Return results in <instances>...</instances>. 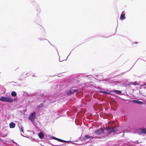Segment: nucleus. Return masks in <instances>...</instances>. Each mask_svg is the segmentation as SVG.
Instances as JSON below:
<instances>
[{"mask_svg":"<svg viewBox=\"0 0 146 146\" xmlns=\"http://www.w3.org/2000/svg\"><path fill=\"white\" fill-rule=\"evenodd\" d=\"M133 102L139 104H143V102L141 101H136L135 100H133Z\"/></svg>","mask_w":146,"mask_h":146,"instance_id":"nucleus-10","label":"nucleus"},{"mask_svg":"<svg viewBox=\"0 0 146 146\" xmlns=\"http://www.w3.org/2000/svg\"><path fill=\"white\" fill-rule=\"evenodd\" d=\"M64 142H67V143H69L70 142V141H65V140H64Z\"/></svg>","mask_w":146,"mask_h":146,"instance_id":"nucleus-19","label":"nucleus"},{"mask_svg":"<svg viewBox=\"0 0 146 146\" xmlns=\"http://www.w3.org/2000/svg\"><path fill=\"white\" fill-rule=\"evenodd\" d=\"M38 135L39 138L40 139H43L44 137V135L42 132L38 133Z\"/></svg>","mask_w":146,"mask_h":146,"instance_id":"nucleus-7","label":"nucleus"},{"mask_svg":"<svg viewBox=\"0 0 146 146\" xmlns=\"http://www.w3.org/2000/svg\"><path fill=\"white\" fill-rule=\"evenodd\" d=\"M114 92L117 94H120L121 93V91L115 90H114Z\"/></svg>","mask_w":146,"mask_h":146,"instance_id":"nucleus-13","label":"nucleus"},{"mask_svg":"<svg viewBox=\"0 0 146 146\" xmlns=\"http://www.w3.org/2000/svg\"><path fill=\"white\" fill-rule=\"evenodd\" d=\"M104 131L103 129L102 128H100L96 130L95 131L94 133L96 134L99 135L103 133Z\"/></svg>","mask_w":146,"mask_h":146,"instance_id":"nucleus-3","label":"nucleus"},{"mask_svg":"<svg viewBox=\"0 0 146 146\" xmlns=\"http://www.w3.org/2000/svg\"><path fill=\"white\" fill-rule=\"evenodd\" d=\"M133 83H131L129 84L130 85H132L133 84Z\"/></svg>","mask_w":146,"mask_h":146,"instance_id":"nucleus-21","label":"nucleus"},{"mask_svg":"<svg viewBox=\"0 0 146 146\" xmlns=\"http://www.w3.org/2000/svg\"><path fill=\"white\" fill-rule=\"evenodd\" d=\"M23 128V127L22 126L21 127V131L23 133L24 132Z\"/></svg>","mask_w":146,"mask_h":146,"instance_id":"nucleus-16","label":"nucleus"},{"mask_svg":"<svg viewBox=\"0 0 146 146\" xmlns=\"http://www.w3.org/2000/svg\"><path fill=\"white\" fill-rule=\"evenodd\" d=\"M17 100V99H15L14 100Z\"/></svg>","mask_w":146,"mask_h":146,"instance_id":"nucleus-22","label":"nucleus"},{"mask_svg":"<svg viewBox=\"0 0 146 146\" xmlns=\"http://www.w3.org/2000/svg\"><path fill=\"white\" fill-rule=\"evenodd\" d=\"M133 85H139L136 82H134V83H133Z\"/></svg>","mask_w":146,"mask_h":146,"instance_id":"nucleus-15","label":"nucleus"},{"mask_svg":"<svg viewBox=\"0 0 146 146\" xmlns=\"http://www.w3.org/2000/svg\"><path fill=\"white\" fill-rule=\"evenodd\" d=\"M54 138L56 140H57L58 141H59L60 142L61 139H58V138H55V137H54Z\"/></svg>","mask_w":146,"mask_h":146,"instance_id":"nucleus-18","label":"nucleus"},{"mask_svg":"<svg viewBox=\"0 0 146 146\" xmlns=\"http://www.w3.org/2000/svg\"><path fill=\"white\" fill-rule=\"evenodd\" d=\"M117 130V128L116 126H112L111 127H108L107 129L108 131L110 133L114 132Z\"/></svg>","mask_w":146,"mask_h":146,"instance_id":"nucleus-2","label":"nucleus"},{"mask_svg":"<svg viewBox=\"0 0 146 146\" xmlns=\"http://www.w3.org/2000/svg\"><path fill=\"white\" fill-rule=\"evenodd\" d=\"M78 91V90L76 89L70 90L67 92V94L68 95L70 96L73 93L77 92Z\"/></svg>","mask_w":146,"mask_h":146,"instance_id":"nucleus-5","label":"nucleus"},{"mask_svg":"<svg viewBox=\"0 0 146 146\" xmlns=\"http://www.w3.org/2000/svg\"><path fill=\"white\" fill-rule=\"evenodd\" d=\"M0 101L11 103L13 102V100L11 97L1 96L0 98Z\"/></svg>","mask_w":146,"mask_h":146,"instance_id":"nucleus-1","label":"nucleus"},{"mask_svg":"<svg viewBox=\"0 0 146 146\" xmlns=\"http://www.w3.org/2000/svg\"><path fill=\"white\" fill-rule=\"evenodd\" d=\"M64 140H62L61 139L60 142H64Z\"/></svg>","mask_w":146,"mask_h":146,"instance_id":"nucleus-20","label":"nucleus"},{"mask_svg":"<svg viewBox=\"0 0 146 146\" xmlns=\"http://www.w3.org/2000/svg\"><path fill=\"white\" fill-rule=\"evenodd\" d=\"M100 92H101L103 93H104V94H108V92H107L106 91H100Z\"/></svg>","mask_w":146,"mask_h":146,"instance_id":"nucleus-17","label":"nucleus"},{"mask_svg":"<svg viewBox=\"0 0 146 146\" xmlns=\"http://www.w3.org/2000/svg\"><path fill=\"white\" fill-rule=\"evenodd\" d=\"M123 11L120 17V18L121 20H123L125 19V14L123 13Z\"/></svg>","mask_w":146,"mask_h":146,"instance_id":"nucleus-8","label":"nucleus"},{"mask_svg":"<svg viewBox=\"0 0 146 146\" xmlns=\"http://www.w3.org/2000/svg\"><path fill=\"white\" fill-rule=\"evenodd\" d=\"M94 138V137L88 135H86L84 137L83 140H86L90 138H92V139Z\"/></svg>","mask_w":146,"mask_h":146,"instance_id":"nucleus-6","label":"nucleus"},{"mask_svg":"<svg viewBox=\"0 0 146 146\" xmlns=\"http://www.w3.org/2000/svg\"><path fill=\"white\" fill-rule=\"evenodd\" d=\"M11 95L13 97H15L16 96L17 94L15 91H13L11 94Z\"/></svg>","mask_w":146,"mask_h":146,"instance_id":"nucleus-12","label":"nucleus"},{"mask_svg":"<svg viewBox=\"0 0 146 146\" xmlns=\"http://www.w3.org/2000/svg\"><path fill=\"white\" fill-rule=\"evenodd\" d=\"M43 106V104H40V105H39L37 106V108H42Z\"/></svg>","mask_w":146,"mask_h":146,"instance_id":"nucleus-14","label":"nucleus"},{"mask_svg":"<svg viewBox=\"0 0 146 146\" xmlns=\"http://www.w3.org/2000/svg\"><path fill=\"white\" fill-rule=\"evenodd\" d=\"M35 117L36 113L35 112H34L29 115V119L31 121H32L35 118Z\"/></svg>","mask_w":146,"mask_h":146,"instance_id":"nucleus-4","label":"nucleus"},{"mask_svg":"<svg viewBox=\"0 0 146 146\" xmlns=\"http://www.w3.org/2000/svg\"><path fill=\"white\" fill-rule=\"evenodd\" d=\"M140 130L142 133L146 134V128H141L140 129Z\"/></svg>","mask_w":146,"mask_h":146,"instance_id":"nucleus-11","label":"nucleus"},{"mask_svg":"<svg viewBox=\"0 0 146 146\" xmlns=\"http://www.w3.org/2000/svg\"><path fill=\"white\" fill-rule=\"evenodd\" d=\"M15 124L13 122H11L9 124V127L11 128H13L15 126Z\"/></svg>","mask_w":146,"mask_h":146,"instance_id":"nucleus-9","label":"nucleus"}]
</instances>
